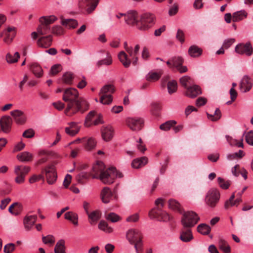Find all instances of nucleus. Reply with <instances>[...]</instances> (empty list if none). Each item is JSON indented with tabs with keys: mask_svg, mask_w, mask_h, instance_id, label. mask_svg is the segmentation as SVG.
I'll return each instance as SVG.
<instances>
[{
	"mask_svg": "<svg viewBox=\"0 0 253 253\" xmlns=\"http://www.w3.org/2000/svg\"><path fill=\"white\" fill-rule=\"evenodd\" d=\"M63 100L68 102L65 113L71 116L80 112L84 113L88 109V103L83 98H79V92L74 88H69L64 90Z\"/></svg>",
	"mask_w": 253,
	"mask_h": 253,
	"instance_id": "nucleus-1",
	"label": "nucleus"
},
{
	"mask_svg": "<svg viewBox=\"0 0 253 253\" xmlns=\"http://www.w3.org/2000/svg\"><path fill=\"white\" fill-rule=\"evenodd\" d=\"M155 22V17L151 13H146L142 14L137 24V29L140 31H146L151 28Z\"/></svg>",
	"mask_w": 253,
	"mask_h": 253,
	"instance_id": "nucleus-2",
	"label": "nucleus"
},
{
	"mask_svg": "<svg viewBox=\"0 0 253 253\" xmlns=\"http://www.w3.org/2000/svg\"><path fill=\"white\" fill-rule=\"evenodd\" d=\"M115 87L112 84H106L101 89L100 102L104 105H109L112 103L113 97L112 94L115 92Z\"/></svg>",
	"mask_w": 253,
	"mask_h": 253,
	"instance_id": "nucleus-3",
	"label": "nucleus"
},
{
	"mask_svg": "<svg viewBox=\"0 0 253 253\" xmlns=\"http://www.w3.org/2000/svg\"><path fill=\"white\" fill-rule=\"evenodd\" d=\"M200 220L198 214L192 211H188L183 213L181 222L183 227L191 228L194 226Z\"/></svg>",
	"mask_w": 253,
	"mask_h": 253,
	"instance_id": "nucleus-4",
	"label": "nucleus"
},
{
	"mask_svg": "<svg viewBox=\"0 0 253 253\" xmlns=\"http://www.w3.org/2000/svg\"><path fill=\"white\" fill-rule=\"evenodd\" d=\"M220 199V193L216 189H211L207 193L205 201L207 205L214 208L218 203Z\"/></svg>",
	"mask_w": 253,
	"mask_h": 253,
	"instance_id": "nucleus-5",
	"label": "nucleus"
},
{
	"mask_svg": "<svg viewBox=\"0 0 253 253\" xmlns=\"http://www.w3.org/2000/svg\"><path fill=\"white\" fill-rule=\"evenodd\" d=\"M116 178V174L112 170V167L108 168L102 172L99 177L100 180L106 184H110L114 182L115 179Z\"/></svg>",
	"mask_w": 253,
	"mask_h": 253,
	"instance_id": "nucleus-6",
	"label": "nucleus"
},
{
	"mask_svg": "<svg viewBox=\"0 0 253 253\" xmlns=\"http://www.w3.org/2000/svg\"><path fill=\"white\" fill-rule=\"evenodd\" d=\"M45 172L47 182L49 184H53L57 179V174L55 171V166L53 165H49L46 167L42 171Z\"/></svg>",
	"mask_w": 253,
	"mask_h": 253,
	"instance_id": "nucleus-7",
	"label": "nucleus"
},
{
	"mask_svg": "<svg viewBox=\"0 0 253 253\" xmlns=\"http://www.w3.org/2000/svg\"><path fill=\"white\" fill-rule=\"evenodd\" d=\"M127 126L132 130H139L143 126L144 121L140 118H128L126 120Z\"/></svg>",
	"mask_w": 253,
	"mask_h": 253,
	"instance_id": "nucleus-8",
	"label": "nucleus"
},
{
	"mask_svg": "<svg viewBox=\"0 0 253 253\" xmlns=\"http://www.w3.org/2000/svg\"><path fill=\"white\" fill-rule=\"evenodd\" d=\"M124 16L125 22L127 25L135 26L137 28V24L139 22V17L136 11H129L124 14Z\"/></svg>",
	"mask_w": 253,
	"mask_h": 253,
	"instance_id": "nucleus-9",
	"label": "nucleus"
},
{
	"mask_svg": "<svg viewBox=\"0 0 253 253\" xmlns=\"http://www.w3.org/2000/svg\"><path fill=\"white\" fill-rule=\"evenodd\" d=\"M126 238L131 244H133L139 239H142V235L138 229H131L126 233Z\"/></svg>",
	"mask_w": 253,
	"mask_h": 253,
	"instance_id": "nucleus-10",
	"label": "nucleus"
},
{
	"mask_svg": "<svg viewBox=\"0 0 253 253\" xmlns=\"http://www.w3.org/2000/svg\"><path fill=\"white\" fill-rule=\"evenodd\" d=\"M235 51L240 54H246L250 56L253 53V48L250 42L245 44L240 43L236 45Z\"/></svg>",
	"mask_w": 253,
	"mask_h": 253,
	"instance_id": "nucleus-11",
	"label": "nucleus"
},
{
	"mask_svg": "<svg viewBox=\"0 0 253 253\" xmlns=\"http://www.w3.org/2000/svg\"><path fill=\"white\" fill-rule=\"evenodd\" d=\"M101 130L102 138L105 141H110L113 138L114 131L112 126H103Z\"/></svg>",
	"mask_w": 253,
	"mask_h": 253,
	"instance_id": "nucleus-12",
	"label": "nucleus"
},
{
	"mask_svg": "<svg viewBox=\"0 0 253 253\" xmlns=\"http://www.w3.org/2000/svg\"><path fill=\"white\" fill-rule=\"evenodd\" d=\"M15 122L18 125L24 124L26 121V117L24 113L19 110H15L10 112Z\"/></svg>",
	"mask_w": 253,
	"mask_h": 253,
	"instance_id": "nucleus-13",
	"label": "nucleus"
},
{
	"mask_svg": "<svg viewBox=\"0 0 253 253\" xmlns=\"http://www.w3.org/2000/svg\"><path fill=\"white\" fill-rule=\"evenodd\" d=\"M253 85V81L248 76H245L242 79L240 87L241 90L243 92L249 91Z\"/></svg>",
	"mask_w": 253,
	"mask_h": 253,
	"instance_id": "nucleus-14",
	"label": "nucleus"
},
{
	"mask_svg": "<svg viewBox=\"0 0 253 253\" xmlns=\"http://www.w3.org/2000/svg\"><path fill=\"white\" fill-rule=\"evenodd\" d=\"M99 0H81L80 5L82 7L88 6L86 11L87 13L92 12L97 6Z\"/></svg>",
	"mask_w": 253,
	"mask_h": 253,
	"instance_id": "nucleus-15",
	"label": "nucleus"
},
{
	"mask_svg": "<svg viewBox=\"0 0 253 253\" xmlns=\"http://www.w3.org/2000/svg\"><path fill=\"white\" fill-rule=\"evenodd\" d=\"M0 121L1 130L6 133L9 132L12 124L11 118L8 116H4L1 118Z\"/></svg>",
	"mask_w": 253,
	"mask_h": 253,
	"instance_id": "nucleus-16",
	"label": "nucleus"
},
{
	"mask_svg": "<svg viewBox=\"0 0 253 253\" xmlns=\"http://www.w3.org/2000/svg\"><path fill=\"white\" fill-rule=\"evenodd\" d=\"M193 238L191 230L187 227H183L180 232V239L184 242H189Z\"/></svg>",
	"mask_w": 253,
	"mask_h": 253,
	"instance_id": "nucleus-17",
	"label": "nucleus"
},
{
	"mask_svg": "<svg viewBox=\"0 0 253 253\" xmlns=\"http://www.w3.org/2000/svg\"><path fill=\"white\" fill-rule=\"evenodd\" d=\"M201 94L202 90L198 85H193L187 88L186 95L190 98H195Z\"/></svg>",
	"mask_w": 253,
	"mask_h": 253,
	"instance_id": "nucleus-18",
	"label": "nucleus"
},
{
	"mask_svg": "<svg viewBox=\"0 0 253 253\" xmlns=\"http://www.w3.org/2000/svg\"><path fill=\"white\" fill-rule=\"evenodd\" d=\"M52 38L51 35L42 37L37 41V44L39 47L46 48L51 46Z\"/></svg>",
	"mask_w": 253,
	"mask_h": 253,
	"instance_id": "nucleus-19",
	"label": "nucleus"
},
{
	"mask_svg": "<svg viewBox=\"0 0 253 253\" xmlns=\"http://www.w3.org/2000/svg\"><path fill=\"white\" fill-rule=\"evenodd\" d=\"M36 215H27L23 219V223L25 229L30 230L37 220Z\"/></svg>",
	"mask_w": 253,
	"mask_h": 253,
	"instance_id": "nucleus-20",
	"label": "nucleus"
},
{
	"mask_svg": "<svg viewBox=\"0 0 253 253\" xmlns=\"http://www.w3.org/2000/svg\"><path fill=\"white\" fill-rule=\"evenodd\" d=\"M84 147V149L87 151H90L95 149L96 146V141L92 137H83Z\"/></svg>",
	"mask_w": 253,
	"mask_h": 253,
	"instance_id": "nucleus-21",
	"label": "nucleus"
},
{
	"mask_svg": "<svg viewBox=\"0 0 253 253\" xmlns=\"http://www.w3.org/2000/svg\"><path fill=\"white\" fill-rule=\"evenodd\" d=\"M100 196L102 202L104 203L107 204L110 201L113 193L110 188L108 187H105L101 190Z\"/></svg>",
	"mask_w": 253,
	"mask_h": 253,
	"instance_id": "nucleus-22",
	"label": "nucleus"
},
{
	"mask_svg": "<svg viewBox=\"0 0 253 253\" xmlns=\"http://www.w3.org/2000/svg\"><path fill=\"white\" fill-rule=\"evenodd\" d=\"M31 168L26 166H16L14 168V173L16 175H20L24 177L30 171Z\"/></svg>",
	"mask_w": 253,
	"mask_h": 253,
	"instance_id": "nucleus-23",
	"label": "nucleus"
},
{
	"mask_svg": "<svg viewBox=\"0 0 253 253\" xmlns=\"http://www.w3.org/2000/svg\"><path fill=\"white\" fill-rule=\"evenodd\" d=\"M248 12L245 10L235 12L232 14V20L234 22L240 21L246 18Z\"/></svg>",
	"mask_w": 253,
	"mask_h": 253,
	"instance_id": "nucleus-24",
	"label": "nucleus"
},
{
	"mask_svg": "<svg viewBox=\"0 0 253 253\" xmlns=\"http://www.w3.org/2000/svg\"><path fill=\"white\" fill-rule=\"evenodd\" d=\"M203 53V49L196 45L190 46L188 49L189 55L194 58L200 56Z\"/></svg>",
	"mask_w": 253,
	"mask_h": 253,
	"instance_id": "nucleus-25",
	"label": "nucleus"
},
{
	"mask_svg": "<svg viewBox=\"0 0 253 253\" xmlns=\"http://www.w3.org/2000/svg\"><path fill=\"white\" fill-rule=\"evenodd\" d=\"M16 158L21 162H28L32 161L33 156L30 152L24 151L17 154Z\"/></svg>",
	"mask_w": 253,
	"mask_h": 253,
	"instance_id": "nucleus-26",
	"label": "nucleus"
},
{
	"mask_svg": "<svg viewBox=\"0 0 253 253\" xmlns=\"http://www.w3.org/2000/svg\"><path fill=\"white\" fill-rule=\"evenodd\" d=\"M92 170L95 174V175L93 176V178H99L102 172H104L105 170V166L104 164L101 162H98L93 167Z\"/></svg>",
	"mask_w": 253,
	"mask_h": 253,
	"instance_id": "nucleus-27",
	"label": "nucleus"
},
{
	"mask_svg": "<svg viewBox=\"0 0 253 253\" xmlns=\"http://www.w3.org/2000/svg\"><path fill=\"white\" fill-rule=\"evenodd\" d=\"M61 24L67 28L75 29L78 25V23L74 19H62Z\"/></svg>",
	"mask_w": 253,
	"mask_h": 253,
	"instance_id": "nucleus-28",
	"label": "nucleus"
},
{
	"mask_svg": "<svg viewBox=\"0 0 253 253\" xmlns=\"http://www.w3.org/2000/svg\"><path fill=\"white\" fill-rule=\"evenodd\" d=\"M64 217L66 220L71 221L74 225H78V215L73 211H68L64 214Z\"/></svg>",
	"mask_w": 253,
	"mask_h": 253,
	"instance_id": "nucleus-29",
	"label": "nucleus"
},
{
	"mask_svg": "<svg viewBox=\"0 0 253 253\" xmlns=\"http://www.w3.org/2000/svg\"><path fill=\"white\" fill-rule=\"evenodd\" d=\"M148 162V159L145 157L135 159L132 162L131 166L133 168L138 169L145 166Z\"/></svg>",
	"mask_w": 253,
	"mask_h": 253,
	"instance_id": "nucleus-30",
	"label": "nucleus"
},
{
	"mask_svg": "<svg viewBox=\"0 0 253 253\" xmlns=\"http://www.w3.org/2000/svg\"><path fill=\"white\" fill-rule=\"evenodd\" d=\"M118 58L125 67L128 68L129 67L131 60L128 58L127 54L124 51H121L119 53Z\"/></svg>",
	"mask_w": 253,
	"mask_h": 253,
	"instance_id": "nucleus-31",
	"label": "nucleus"
},
{
	"mask_svg": "<svg viewBox=\"0 0 253 253\" xmlns=\"http://www.w3.org/2000/svg\"><path fill=\"white\" fill-rule=\"evenodd\" d=\"M88 216L90 219L89 223L91 224H95L101 217V213L99 211H94L90 213L88 212Z\"/></svg>",
	"mask_w": 253,
	"mask_h": 253,
	"instance_id": "nucleus-32",
	"label": "nucleus"
},
{
	"mask_svg": "<svg viewBox=\"0 0 253 253\" xmlns=\"http://www.w3.org/2000/svg\"><path fill=\"white\" fill-rule=\"evenodd\" d=\"M169 207L170 209L179 212H181L182 211V209L180 203L174 199L169 200Z\"/></svg>",
	"mask_w": 253,
	"mask_h": 253,
	"instance_id": "nucleus-33",
	"label": "nucleus"
},
{
	"mask_svg": "<svg viewBox=\"0 0 253 253\" xmlns=\"http://www.w3.org/2000/svg\"><path fill=\"white\" fill-rule=\"evenodd\" d=\"M197 230L200 234L207 235L209 234L211 232V228L210 226L205 223H202L197 226Z\"/></svg>",
	"mask_w": 253,
	"mask_h": 253,
	"instance_id": "nucleus-34",
	"label": "nucleus"
},
{
	"mask_svg": "<svg viewBox=\"0 0 253 253\" xmlns=\"http://www.w3.org/2000/svg\"><path fill=\"white\" fill-rule=\"evenodd\" d=\"M30 70L37 78H40L42 75V69L37 63H33L31 65Z\"/></svg>",
	"mask_w": 253,
	"mask_h": 253,
	"instance_id": "nucleus-35",
	"label": "nucleus"
},
{
	"mask_svg": "<svg viewBox=\"0 0 253 253\" xmlns=\"http://www.w3.org/2000/svg\"><path fill=\"white\" fill-rule=\"evenodd\" d=\"M54 251L55 253H66L65 242L64 240H60L57 242Z\"/></svg>",
	"mask_w": 253,
	"mask_h": 253,
	"instance_id": "nucleus-36",
	"label": "nucleus"
},
{
	"mask_svg": "<svg viewBox=\"0 0 253 253\" xmlns=\"http://www.w3.org/2000/svg\"><path fill=\"white\" fill-rule=\"evenodd\" d=\"M106 59L100 60L96 63V66L100 68L101 66L105 65L106 66L110 65L112 64V56L109 52H107Z\"/></svg>",
	"mask_w": 253,
	"mask_h": 253,
	"instance_id": "nucleus-37",
	"label": "nucleus"
},
{
	"mask_svg": "<svg viewBox=\"0 0 253 253\" xmlns=\"http://www.w3.org/2000/svg\"><path fill=\"white\" fill-rule=\"evenodd\" d=\"M218 247L224 253H230L231 248L227 242L224 239L220 238L218 241Z\"/></svg>",
	"mask_w": 253,
	"mask_h": 253,
	"instance_id": "nucleus-38",
	"label": "nucleus"
},
{
	"mask_svg": "<svg viewBox=\"0 0 253 253\" xmlns=\"http://www.w3.org/2000/svg\"><path fill=\"white\" fill-rule=\"evenodd\" d=\"M57 18L54 15H50L49 16H43L40 19L41 23H43L47 26L50 25L55 21Z\"/></svg>",
	"mask_w": 253,
	"mask_h": 253,
	"instance_id": "nucleus-39",
	"label": "nucleus"
},
{
	"mask_svg": "<svg viewBox=\"0 0 253 253\" xmlns=\"http://www.w3.org/2000/svg\"><path fill=\"white\" fill-rule=\"evenodd\" d=\"M37 30L39 35H44L49 33L50 28V26H47L43 23H41Z\"/></svg>",
	"mask_w": 253,
	"mask_h": 253,
	"instance_id": "nucleus-40",
	"label": "nucleus"
},
{
	"mask_svg": "<svg viewBox=\"0 0 253 253\" xmlns=\"http://www.w3.org/2000/svg\"><path fill=\"white\" fill-rule=\"evenodd\" d=\"M98 228L106 233H110L113 231L112 227L108 226L107 223L104 220H101L98 224Z\"/></svg>",
	"mask_w": 253,
	"mask_h": 253,
	"instance_id": "nucleus-41",
	"label": "nucleus"
},
{
	"mask_svg": "<svg viewBox=\"0 0 253 253\" xmlns=\"http://www.w3.org/2000/svg\"><path fill=\"white\" fill-rule=\"evenodd\" d=\"M208 118L212 121H216L221 117V113L219 109L216 108L213 115L207 113Z\"/></svg>",
	"mask_w": 253,
	"mask_h": 253,
	"instance_id": "nucleus-42",
	"label": "nucleus"
},
{
	"mask_svg": "<svg viewBox=\"0 0 253 253\" xmlns=\"http://www.w3.org/2000/svg\"><path fill=\"white\" fill-rule=\"evenodd\" d=\"M176 124V122L174 120H171L163 123L160 126V128L161 130L167 131L172 127L174 126Z\"/></svg>",
	"mask_w": 253,
	"mask_h": 253,
	"instance_id": "nucleus-43",
	"label": "nucleus"
},
{
	"mask_svg": "<svg viewBox=\"0 0 253 253\" xmlns=\"http://www.w3.org/2000/svg\"><path fill=\"white\" fill-rule=\"evenodd\" d=\"M161 73L150 72L146 76V79L149 82H155L158 80L161 77Z\"/></svg>",
	"mask_w": 253,
	"mask_h": 253,
	"instance_id": "nucleus-44",
	"label": "nucleus"
},
{
	"mask_svg": "<svg viewBox=\"0 0 253 253\" xmlns=\"http://www.w3.org/2000/svg\"><path fill=\"white\" fill-rule=\"evenodd\" d=\"M168 90L169 93L171 94L177 90V84L175 80L169 81L168 83Z\"/></svg>",
	"mask_w": 253,
	"mask_h": 253,
	"instance_id": "nucleus-45",
	"label": "nucleus"
},
{
	"mask_svg": "<svg viewBox=\"0 0 253 253\" xmlns=\"http://www.w3.org/2000/svg\"><path fill=\"white\" fill-rule=\"evenodd\" d=\"M74 78V74L71 72H66L62 76V80L64 83L71 84Z\"/></svg>",
	"mask_w": 253,
	"mask_h": 253,
	"instance_id": "nucleus-46",
	"label": "nucleus"
},
{
	"mask_svg": "<svg viewBox=\"0 0 253 253\" xmlns=\"http://www.w3.org/2000/svg\"><path fill=\"white\" fill-rule=\"evenodd\" d=\"M19 57L20 55L19 53L18 52H16L13 56L11 54L7 53L6 56V59L8 63H13L16 62Z\"/></svg>",
	"mask_w": 253,
	"mask_h": 253,
	"instance_id": "nucleus-47",
	"label": "nucleus"
},
{
	"mask_svg": "<svg viewBox=\"0 0 253 253\" xmlns=\"http://www.w3.org/2000/svg\"><path fill=\"white\" fill-rule=\"evenodd\" d=\"M173 67L177 68L179 66L183 64L184 60L180 56H174L171 58Z\"/></svg>",
	"mask_w": 253,
	"mask_h": 253,
	"instance_id": "nucleus-48",
	"label": "nucleus"
},
{
	"mask_svg": "<svg viewBox=\"0 0 253 253\" xmlns=\"http://www.w3.org/2000/svg\"><path fill=\"white\" fill-rule=\"evenodd\" d=\"M217 181L219 186L223 189H227L231 184L230 181H225L224 179L220 177H218Z\"/></svg>",
	"mask_w": 253,
	"mask_h": 253,
	"instance_id": "nucleus-49",
	"label": "nucleus"
},
{
	"mask_svg": "<svg viewBox=\"0 0 253 253\" xmlns=\"http://www.w3.org/2000/svg\"><path fill=\"white\" fill-rule=\"evenodd\" d=\"M88 177L89 175L87 173L82 172L77 175L76 178L79 183L83 184L84 183V180L88 179Z\"/></svg>",
	"mask_w": 253,
	"mask_h": 253,
	"instance_id": "nucleus-50",
	"label": "nucleus"
},
{
	"mask_svg": "<svg viewBox=\"0 0 253 253\" xmlns=\"http://www.w3.org/2000/svg\"><path fill=\"white\" fill-rule=\"evenodd\" d=\"M140 46L139 44H136L135 46L134 50L132 47L129 46V48H126V51L129 54L130 57H132L134 55H136L139 50Z\"/></svg>",
	"mask_w": 253,
	"mask_h": 253,
	"instance_id": "nucleus-51",
	"label": "nucleus"
},
{
	"mask_svg": "<svg viewBox=\"0 0 253 253\" xmlns=\"http://www.w3.org/2000/svg\"><path fill=\"white\" fill-rule=\"evenodd\" d=\"M42 241L45 244L53 245L55 242V238L53 235H48L42 237Z\"/></svg>",
	"mask_w": 253,
	"mask_h": 253,
	"instance_id": "nucleus-52",
	"label": "nucleus"
},
{
	"mask_svg": "<svg viewBox=\"0 0 253 253\" xmlns=\"http://www.w3.org/2000/svg\"><path fill=\"white\" fill-rule=\"evenodd\" d=\"M69 128H71L74 130L72 131V134H77L80 131V127L78 126V124L75 122H71L68 123Z\"/></svg>",
	"mask_w": 253,
	"mask_h": 253,
	"instance_id": "nucleus-53",
	"label": "nucleus"
},
{
	"mask_svg": "<svg viewBox=\"0 0 253 253\" xmlns=\"http://www.w3.org/2000/svg\"><path fill=\"white\" fill-rule=\"evenodd\" d=\"M106 218L107 220H110L112 222H116L120 220V217L114 212L108 214Z\"/></svg>",
	"mask_w": 253,
	"mask_h": 253,
	"instance_id": "nucleus-54",
	"label": "nucleus"
},
{
	"mask_svg": "<svg viewBox=\"0 0 253 253\" xmlns=\"http://www.w3.org/2000/svg\"><path fill=\"white\" fill-rule=\"evenodd\" d=\"M191 78L188 76H184L180 79V83L185 88L188 87V84L190 83Z\"/></svg>",
	"mask_w": 253,
	"mask_h": 253,
	"instance_id": "nucleus-55",
	"label": "nucleus"
},
{
	"mask_svg": "<svg viewBox=\"0 0 253 253\" xmlns=\"http://www.w3.org/2000/svg\"><path fill=\"white\" fill-rule=\"evenodd\" d=\"M62 70V66L60 64H56L52 66L50 73L52 75H55Z\"/></svg>",
	"mask_w": 253,
	"mask_h": 253,
	"instance_id": "nucleus-56",
	"label": "nucleus"
},
{
	"mask_svg": "<svg viewBox=\"0 0 253 253\" xmlns=\"http://www.w3.org/2000/svg\"><path fill=\"white\" fill-rule=\"evenodd\" d=\"M15 206H17L19 208V210H20L21 209V204L19 203L15 202L12 204L8 208V211L9 212L14 215H18V211H14L12 210L13 208H14Z\"/></svg>",
	"mask_w": 253,
	"mask_h": 253,
	"instance_id": "nucleus-57",
	"label": "nucleus"
},
{
	"mask_svg": "<svg viewBox=\"0 0 253 253\" xmlns=\"http://www.w3.org/2000/svg\"><path fill=\"white\" fill-rule=\"evenodd\" d=\"M245 139L248 144L253 146V130H251L246 134Z\"/></svg>",
	"mask_w": 253,
	"mask_h": 253,
	"instance_id": "nucleus-58",
	"label": "nucleus"
},
{
	"mask_svg": "<svg viewBox=\"0 0 253 253\" xmlns=\"http://www.w3.org/2000/svg\"><path fill=\"white\" fill-rule=\"evenodd\" d=\"M52 32L57 35H61L63 34L64 30L60 26H55L52 29Z\"/></svg>",
	"mask_w": 253,
	"mask_h": 253,
	"instance_id": "nucleus-59",
	"label": "nucleus"
},
{
	"mask_svg": "<svg viewBox=\"0 0 253 253\" xmlns=\"http://www.w3.org/2000/svg\"><path fill=\"white\" fill-rule=\"evenodd\" d=\"M15 250V245L13 243H9L4 247V253H11Z\"/></svg>",
	"mask_w": 253,
	"mask_h": 253,
	"instance_id": "nucleus-60",
	"label": "nucleus"
},
{
	"mask_svg": "<svg viewBox=\"0 0 253 253\" xmlns=\"http://www.w3.org/2000/svg\"><path fill=\"white\" fill-rule=\"evenodd\" d=\"M35 132L33 129L30 128L25 130L23 133V136L26 138H32L34 137Z\"/></svg>",
	"mask_w": 253,
	"mask_h": 253,
	"instance_id": "nucleus-61",
	"label": "nucleus"
},
{
	"mask_svg": "<svg viewBox=\"0 0 253 253\" xmlns=\"http://www.w3.org/2000/svg\"><path fill=\"white\" fill-rule=\"evenodd\" d=\"M4 35H5V37L3 39L4 42L8 44H10L14 38V33H13L12 34H7Z\"/></svg>",
	"mask_w": 253,
	"mask_h": 253,
	"instance_id": "nucleus-62",
	"label": "nucleus"
},
{
	"mask_svg": "<svg viewBox=\"0 0 253 253\" xmlns=\"http://www.w3.org/2000/svg\"><path fill=\"white\" fill-rule=\"evenodd\" d=\"M136 252H142L143 251V243L141 239H139L136 242L133 244Z\"/></svg>",
	"mask_w": 253,
	"mask_h": 253,
	"instance_id": "nucleus-63",
	"label": "nucleus"
},
{
	"mask_svg": "<svg viewBox=\"0 0 253 253\" xmlns=\"http://www.w3.org/2000/svg\"><path fill=\"white\" fill-rule=\"evenodd\" d=\"M176 38L181 43L184 42L185 40L184 32L181 30L178 29L176 35Z\"/></svg>",
	"mask_w": 253,
	"mask_h": 253,
	"instance_id": "nucleus-64",
	"label": "nucleus"
}]
</instances>
